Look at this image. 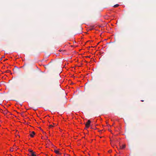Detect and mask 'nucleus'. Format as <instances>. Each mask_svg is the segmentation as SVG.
<instances>
[{"instance_id":"nucleus-4","label":"nucleus","mask_w":156,"mask_h":156,"mask_svg":"<svg viewBox=\"0 0 156 156\" xmlns=\"http://www.w3.org/2000/svg\"><path fill=\"white\" fill-rule=\"evenodd\" d=\"M58 150H59V149H58ZM54 152L56 154L60 155L61 154V153L59 152V151L58 150H55L54 151Z\"/></svg>"},{"instance_id":"nucleus-7","label":"nucleus","mask_w":156,"mask_h":156,"mask_svg":"<svg viewBox=\"0 0 156 156\" xmlns=\"http://www.w3.org/2000/svg\"><path fill=\"white\" fill-rule=\"evenodd\" d=\"M28 151H29V153H31L32 152H33V151L30 149H29Z\"/></svg>"},{"instance_id":"nucleus-12","label":"nucleus","mask_w":156,"mask_h":156,"mask_svg":"<svg viewBox=\"0 0 156 156\" xmlns=\"http://www.w3.org/2000/svg\"><path fill=\"white\" fill-rule=\"evenodd\" d=\"M112 152V151H110H110H108V152H109V153H110V152Z\"/></svg>"},{"instance_id":"nucleus-8","label":"nucleus","mask_w":156,"mask_h":156,"mask_svg":"<svg viewBox=\"0 0 156 156\" xmlns=\"http://www.w3.org/2000/svg\"><path fill=\"white\" fill-rule=\"evenodd\" d=\"M119 6V4H116V5H115L113 7L115 8H116V7H118Z\"/></svg>"},{"instance_id":"nucleus-9","label":"nucleus","mask_w":156,"mask_h":156,"mask_svg":"<svg viewBox=\"0 0 156 156\" xmlns=\"http://www.w3.org/2000/svg\"><path fill=\"white\" fill-rule=\"evenodd\" d=\"M10 151L12 152L13 151V149L11 148V149L10 150Z\"/></svg>"},{"instance_id":"nucleus-16","label":"nucleus","mask_w":156,"mask_h":156,"mask_svg":"<svg viewBox=\"0 0 156 156\" xmlns=\"http://www.w3.org/2000/svg\"><path fill=\"white\" fill-rule=\"evenodd\" d=\"M141 101H144L143 100H141Z\"/></svg>"},{"instance_id":"nucleus-5","label":"nucleus","mask_w":156,"mask_h":156,"mask_svg":"<svg viewBox=\"0 0 156 156\" xmlns=\"http://www.w3.org/2000/svg\"><path fill=\"white\" fill-rule=\"evenodd\" d=\"M44 66L46 69H49L50 68V67L49 66V64L46 65H44Z\"/></svg>"},{"instance_id":"nucleus-10","label":"nucleus","mask_w":156,"mask_h":156,"mask_svg":"<svg viewBox=\"0 0 156 156\" xmlns=\"http://www.w3.org/2000/svg\"><path fill=\"white\" fill-rule=\"evenodd\" d=\"M49 126H50V127H53V126L52 125H50Z\"/></svg>"},{"instance_id":"nucleus-2","label":"nucleus","mask_w":156,"mask_h":156,"mask_svg":"<svg viewBox=\"0 0 156 156\" xmlns=\"http://www.w3.org/2000/svg\"><path fill=\"white\" fill-rule=\"evenodd\" d=\"M28 155L29 156H36L35 154V152L34 151L32 152L31 153H29Z\"/></svg>"},{"instance_id":"nucleus-6","label":"nucleus","mask_w":156,"mask_h":156,"mask_svg":"<svg viewBox=\"0 0 156 156\" xmlns=\"http://www.w3.org/2000/svg\"><path fill=\"white\" fill-rule=\"evenodd\" d=\"M126 146L125 145H123L121 146H120L121 148L123 149L125 148Z\"/></svg>"},{"instance_id":"nucleus-11","label":"nucleus","mask_w":156,"mask_h":156,"mask_svg":"<svg viewBox=\"0 0 156 156\" xmlns=\"http://www.w3.org/2000/svg\"><path fill=\"white\" fill-rule=\"evenodd\" d=\"M7 71H8V72H10V70H7Z\"/></svg>"},{"instance_id":"nucleus-1","label":"nucleus","mask_w":156,"mask_h":156,"mask_svg":"<svg viewBox=\"0 0 156 156\" xmlns=\"http://www.w3.org/2000/svg\"><path fill=\"white\" fill-rule=\"evenodd\" d=\"M91 123V121L90 120H88L87 122L86 123L85 126L86 127L88 128Z\"/></svg>"},{"instance_id":"nucleus-14","label":"nucleus","mask_w":156,"mask_h":156,"mask_svg":"<svg viewBox=\"0 0 156 156\" xmlns=\"http://www.w3.org/2000/svg\"><path fill=\"white\" fill-rule=\"evenodd\" d=\"M59 51H62V50H59Z\"/></svg>"},{"instance_id":"nucleus-13","label":"nucleus","mask_w":156,"mask_h":156,"mask_svg":"<svg viewBox=\"0 0 156 156\" xmlns=\"http://www.w3.org/2000/svg\"><path fill=\"white\" fill-rule=\"evenodd\" d=\"M2 60V58H0V60Z\"/></svg>"},{"instance_id":"nucleus-3","label":"nucleus","mask_w":156,"mask_h":156,"mask_svg":"<svg viewBox=\"0 0 156 156\" xmlns=\"http://www.w3.org/2000/svg\"><path fill=\"white\" fill-rule=\"evenodd\" d=\"M35 134V133L34 131H33L32 133H30V136L32 137H33L34 136V135Z\"/></svg>"},{"instance_id":"nucleus-15","label":"nucleus","mask_w":156,"mask_h":156,"mask_svg":"<svg viewBox=\"0 0 156 156\" xmlns=\"http://www.w3.org/2000/svg\"><path fill=\"white\" fill-rule=\"evenodd\" d=\"M7 60V59H6L5 60H4V61H6Z\"/></svg>"}]
</instances>
